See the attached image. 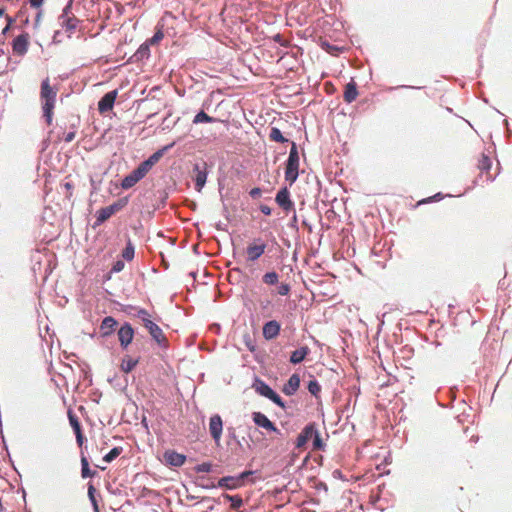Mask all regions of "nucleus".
I'll use <instances>...</instances> for the list:
<instances>
[{"label":"nucleus","mask_w":512,"mask_h":512,"mask_svg":"<svg viewBox=\"0 0 512 512\" xmlns=\"http://www.w3.org/2000/svg\"><path fill=\"white\" fill-rule=\"evenodd\" d=\"M57 91L50 86L49 78L42 80L40 97L42 101L43 117L48 125L52 123L53 109L55 107Z\"/></svg>","instance_id":"f257e3e1"},{"label":"nucleus","mask_w":512,"mask_h":512,"mask_svg":"<svg viewBox=\"0 0 512 512\" xmlns=\"http://www.w3.org/2000/svg\"><path fill=\"white\" fill-rule=\"evenodd\" d=\"M73 0H69L58 17L59 25L70 37L80 26L82 21L73 13Z\"/></svg>","instance_id":"f03ea898"},{"label":"nucleus","mask_w":512,"mask_h":512,"mask_svg":"<svg viewBox=\"0 0 512 512\" xmlns=\"http://www.w3.org/2000/svg\"><path fill=\"white\" fill-rule=\"evenodd\" d=\"M209 171L210 167L204 160L196 162L193 165L192 180L194 182V187L197 192H201L202 189L204 188L207 182Z\"/></svg>","instance_id":"7ed1b4c3"},{"label":"nucleus","mask_w":512,"mask_h":512,"mask_svg":"<svg viewBox=\"0 0 512 512\" xmlns=\"http://www.w3.org/2000/svg\"><path fill=\"white\" fill-rule=\"evenodd\" d=\"M266 249V244L262 241L261 238L255 239L252 243H250L246 247L247 261L255 262L257 261L264 253Z\"/></svg>","instance_id":"20e7f679"},{"label":"nucleus","mask_w":512,"mask_h":512,"mask_svg":"<svg viewBox=\"0 0 512 512\" xmlns=\"http://www.w3.org/2000/svg\"><path fill=\"white\" fill-rule=\"evenodd\" d=\"M275 202L286 213L294 210V202L291 200L290 191L286 186L279 189L275 196Z\"/></svg>","instance_id":"39448f33"},{"label":"nucleus","mask_w":512,"mask_h":512,"mask_svg":"<svg viewBox=\"0 0 512 512\" xmlns=\"http://www.w3.org/2000/svg\"><path fill=\"white\" fill-rule=\"evenodd\" d=\"M117 95L118 91L112 90L100 98L98 101V111L100 114H105L113 109Z\"/></svg>","instance_id":"423d86ee"},{"label":"nucleus","mask_w":512,"mask_h":512,"mask_svg":"<svg viewBox=\"0 0 512 512\" xmlns=\"http://www.w3.org/2000/svg\"><path fill=\"white\" fill-rule=\"evenodd\" d=\"M223 431V421L220 415L214 414L209 420V432L216 444H219Z\"/></svg>","instance_id":"0eeeda50"},{"label":"nucleus","mask_w":512,"mask_h":512,"mask_svg":"<svg viewBox=\"0 0 512 512\" xmlns=\"http://www.w3.org/2000/svg\"><path fill=\"white\" fill-rule=\"evenodd\" d=\"M29 48V34L24 32L14 38L12 42L13 53L18 56H24Z\"/></svg>","instance_id":"6e6552de"},{"label":"nucleus","mask_w":512,"mask_h":512,"mask_svg":"<svg viewBox=\"0 0 512 512\" xmlns=\"http://www.w3.org/2000/svg\"><path fill=\"white\" fill-rule=\"evenodd\" d=\"M118 340L120 342V346L123 349H127V347L132 343L134 337V329L130 323L125 322L118 330Z\"/></svg>","instance_id":"1a4fd4ad"},{"label":"nucleus","mask_w":512,"mask_h":512,"mask_svg":"<svg viewBox=\"0 0 512 512\" xmlns=\"http://www.w3.org/2000/svg\"><path fill=\"white\" fill-rule=\"evenodd\" d=\"M148 329L151 337L157 342L160 347H167L168 341L162 329L152 320L147 321L144 325Z\"/></svg>","instance_id":"9d476101"},{"label":"nucleus","mask_w":512,"mask_h":512,"mask_svg":"<svg viewBox=\"0 0 512 512\" xmlns=\"http://www.w3.org/2000/svg\"><path fill=\"white\" fill-rule=\"evenodd\" d=\"M164 461L166 465L171 467H181L186 462V455L178 453L175 450H167L164 452Z\"/></svg>","instance_id":"9b49d317"},{"label":"nucleus","mask_w":512,"mask_h":512,"mask_svg":"<svg viewBox=\"0 0 512 512\" xmlns=\"http://www.w3.org/2000/svg\"><path fill=\"white\" fill-rule=\"evenodd\" d=\"M314 425H315V422H310L304 426V428L302 429V431L299 433V435L296 438V441H295L296 448L301 449V448L305 447L307 442L309 440H311L312 433L314 432Z\"/></svg>","instance_id":"f8f14e48"},{"label":"nucleus","mask_w":512,"mask_h":512,"mask_svg":"<svg viewBox=\"0 0 512 512\" xmlns=\"http://www.w3.org/2000/svg\"><path fill=\"white\" fill-rule=\"evenodd\" d=\"M116 206H113L112 204L109 205V206H106V207H103L101 209H99L97 212H96V219H95V222L93 223L92 227L93 228H96L100 225H102L105 221H107L112 215H114L115 213H117L116 211Z\"/></svg>","instance_id":"ddd939ff"},{"label":"nucleus","mask_w":512,"mask_h":512,"mask_svg":"<svg viewBox=\"0 0 512 512\" xmlns=\"http://www.w3.org/2000/svg\"><path fill=\"white\" fill-rule=\"evenodd\" d=\"M252 419L255 425L267 431H277L276 425L262 412H254Z\"/></svg>","instance_id":"4468645a"},{"label":"nucleus","mask_w":512,"mask_h":512,"mask_svg":"<svg viewBox=\"0 0 512 512\" xmlns=\"http://www.w3.org/2000/svg\"><path fill=\"white\" fill-rule=\"evenodd\" d=\"M281 330V325L276 320H270L266 322L263 326V337L266 340H272L276 338Z\"/></svg>","instance_id":"2eb2a0df"},{"label":"nucleus","mask_w":512,"mask_h":512,"mask_svg":"<svg viewBox=\"0 0 512 512\" xmlns=\"http://www.w3.org/2000/svg\"><path fill=\"white\" fill-rule=\"evenodd\" d=\"M300 382V376L297 373L292 374L288 381L283 385L282 392L287 396L294 395L299 389Z\"/></svg>","instance_id":"dca6fc26"},{"label":"nucleus","mask_w":512,"mask_h":512,"mask_svg":"<svg viewBox=\"0 0 512 512\" xmlns=\"http://www.w3.org/2000/svg\"><path fill=\"white\" fill-rule=\"evenodd\" d=\"M150 57L149 43H142L136 52L130 57L129 62L138 63L147 60Z\"/></svg>","instance_id":"f3484780"},{"label":"nucleus","mask_w":512,"mask_h":512,"mask_svg":"<svg viewBox=\"0 0 512 512\" xmlns=\"http://www.w3.org/2000/svg\"><path fill=\"white\" fill-rule=\"evenodd\" d=\"M299 176V163L286 161L285 166V180L290 185L294 184Z\"/></svg>","instance_id":"a211bd4d"},{"label":"nucleus","mask_w":512,"mask_h":512,"mask_svg":"<svg viewBox=\"0 0 512 512\" xmlns=\"http://www.w3.org/2000/svg\"><path fill=\"white\" fill-rule=\"evenodd\" d=\"M252 388L261 396L268 398L273 389L259 377H255Z\"/></svg>","instance_id":"6ab92c4d"},{"label":"nucleus","mask_w":512,"mask_h":512,"mask_svg":"<svg viewBox=\"0 0 512 512\" xmlns=\"http://www.w3.org/2000/svg\"><path fill=\"white\" fill-rule=\"evenodd\" d=\"M117 326V321L112 316L105 317L100 325V331L102 337L111 335Z\"/></svg>","instance_id":"aec40b11"},{"label":"nucleus","mask_w":512,"mask_h":512,"mask_svg":"<svg viewBox=\"0 0 512 512\" xmlns=\"http://www.w3.org/2000/svg\"><path fill=\"white\" fill-rule=\"evenodd\" d=\"M310 353V349L308 346H301L300 348L294 350L290 355V363L296 365L300 364L304 361L306 356Z\"/></svg>","instance_id":"412c9836"},{"label":"nucleus","mask_w":512,"mask_h":512,"mask_svg":"<svg viewBox=\"0 0 512 512\" xmlns=\"http://www.w3.org/2000/svg\"><path fill=\"white\" fill-rule=\"evenodd\" d=\"M358 96V90L356 83L352 80L349 83L346 84L345 90H344V101L347 103H352L354 100H356Z\"/></svg>","instance_id":"4be33fe9"},{"label":"nucleus","mask_w":512,"mask_h":512,"mask_svg":"<svg viewBox=\"0 0 512 512\" xmlns=\"http://www.w3.org/2000/svg\"><path fill=\"white\" fill-rule=\"evenodd\" d=\"M218 488H225L228 490H235L239 488L238 479L235 476H224L218 480Z\"/></svg>","instance_id":"5701e85b"},{"label":"nucleus","mask_w":512,"mask_h":512,"mask_svg":"<svg viewBox=\"0 0 512 512\" xmlns=\"http://www.w3.org/2000/svg\"><path fill=\"white\" fill-rule=\"evenodd\" d=\"M220 120L214 117L209 116L207 113H205L203 110H200L193 118L192 123L193 124H202V123H215L219 122Z\"/></svg>","instance_id":"b1692460"},{"label":"nucleus","mask_w":512,"mask_h":512,"mask_svg":"<svg viewBox=\"0 0 512 512\" xmlns=\"http://www.w3.org/2000/svg\"><path fill=\"white\" fill-rule=\"evenodd\" d=\"M140 181V178L135 174V172L132 170L128 175H126L122 181H121V187L122 189H130L132 188L136 183Z\"/></svg>","instance_id":"393cba45"},{"label":"nucleus","mask_w":512,"mask_h":512,"mask_svg":"<svg viewBox=\"0 0 512 512\" xmlns=\"http://www.w3.org/2000/svg\"><path fill=\"white\" fill-rule=\"evenodd\" d=\"M96 475V471H93L89 467V462L87 457L81 453V476L82 478H91Z\"/></svg>","instance_id":"a878e982"},{"label":"nucleus","mask_w":512,"mask_h":512,"mask_svg":"<svg viewBox=\"0 0 512 512\" xmlns=\"http://www.w3.org/2000/svg\"><path fill=\"white\" fill-rule=\"evenodd\" d=\"M312 448L315 451H321L324 450L325 443L323 442L322 438L320 437V433L317 430V425H314V432L312 433Z\"/></svg>","instance_id":"bb28decb"},{"label":"nucleus","mask_w":512,"mask_h":512,"mask_svg":"<svg viewBox=\"0 0 512 512\" xmlns=\"http://www.w3.org/2000/svg\"><path fill=\"white\" fill-rule=\"evenodd\" d=\"M138 363L139 359H133L127 356L122 360L121 370L124 373H130L137 366Z\"/></svg>","instance_id":"cd10ccee"},{"label":"nucleus","mask_w":512,"mask_h":512,"mask_svg":"<svg viewBox=\"0 0 512 512\" xmlns=\"http://www.w3.org/2000/svg\"><path fill=\"white\" fill-rule=\"evenodd\" d=\"M269 138L271 141L277 142V143H286L289 140L285 138L281 132V130L277 127H272L270 129Z\"/></svg>","instance_id":"c85d7f7f"},{"label":"nucleus","mask_w":512,"mask_h":512,"mask_svg":"<svg viewBox=\"0 0 512 512\" xmlns=\"http://www.w3.org/2000/svg\"><path fill=\"white\" fill-rule=\"evenodd\" d=\"M262 281H263V283H265L266 285H269V286L276 285L279 282V275L275 271L266 272L262 276Z\"/></svg>","instance_id":"c756f323"},{"label":"nucleus","mask_w":512,"mask_h":512,"mask_svg":"<svg viewBox=\"0 0 512 512\" xmlns=\"http://www.w3.org/2000/svg\"><path fill=\"white\" fill-rule=\"evenodd\" d=\"M223 497L230 502L233 509H239L243 505V499L240 495L223 494Z\"/></svg>","instance_id":"7c9ffc66"},{"label":"nucleus","mask_w":512,"mask_h":512,"mask_svg":"<svg viewBox=\"0 0 512 512\" xmlns=\"http://www.w3.org/2000/svg\"><path fill=\"white\" fill-rule=\"evenodd\" d=\"M307 389L311 395L317 398L321 392V385L315 378H312L307 384Z\"/></svg>","instance_id":"2f4dec72"},{"label":"nucleus","mask_w":512,"mask_h":512,"mask_svg":"<svg viewBox=\"0 0 512 512\" xmlns=\"http://www.w3.org/2000/svg\"><path fill=\"white\" fill-rule=\"evenodd\" d=\"M134 255H135V247L132 244V242L129 240L127 242L125 248L122 251V257L126 261H131V260H133Z\"/></svg>","instance_id":"473e14b6"},{"label":"nucleus","mask_w":512,"mask_h":512,"mask_svg":"<svg viewBox=\"0 0 512 512\" xmlns=\"http://www.w3.org/2000/svg\"><path fill=\"white\" fill-rule=\"evenodd\" d=\"M96 489L95 487L92 485V484H89L88 485V497H89V500L92 504V507H93V511L94 512H100L99 510V505H98V501L96 499Z\"/></svg>","instance_id":"72a5a7b5"},{"label":"nucleus","mask_w":512,"mask_h":512,"mask_svg":"<svg viewBox=\"0 0 512 512\" xmlns=\"http://www.w3.org/2000/svg\"><path fill=\"white\" fill-rule=\"evenodd\" d=\"M123 451L122 447H114L107 454L104 455L103 461L111 463L114 461Z\"/></svg>","instance_id":"f704fd0d"},{"label":"nucleus","mask_w":512,"mask_h":512,"mask_svg":"<svg viewBox=\"0 0 512 512\" xmlns=\"http://www.w3.org/2000/svg\"><path fill=\"white\" fill-rule=\"evenodd\" d=\"M491 166H492L491 159L487 155L482 154V157H481V159L479 160V163H478V168L482 172H488L491 169Z\"/></svg>","instance_id":"c9c22d12"},{"label":"nucleus","mask_w":512,"mask_h":512,"mask_svg":"<svg viewBox=\"0 0 512 512\" xmlns=\"http://www.w3.org/2000/svg\"><path fill=\"white\" fill-rule=\"evenodd\" d=\"M68 418H69V423L73 429L74 432H78V431H81V424L78 420V417L73 414L71 411L68 412Z\"/></svg>","instance_id":"e433bc0d"},{"label":"nucleus","mask_w":512,"mask_h":512,"mask_svg":"<svg viewBox=\"0 0 512 512\" xmlns=\"http://www.w3.org/2000/svg\"><path fill=\"white\" fill-rule=\"evenodd\" d=\"M288 162H298L299 163V152L295 142L291 143V148L288 155Z\"/></svg>","instance_id":"4c0bfd02"},{"label":"nucleus","mask_w":512,"mask_h":512,"mask_svg":"<svg viewBox=\"0 0 512 512\" xmlns=\"http://www.w3.org/2000/svg\"><path fill=\"white\" fill-rule=\"evenodd\" d=\"M174 146V143H171L159 150H157L156 152H154L152 155L149 156L150 159L153 160V162L156 164L160 159L161 157L163 156L164 152L169 150L170 148H172Z\"/></svg>","instance_id":"58836bf2"},{"label":"nucleus","mask_w":512,"mask_h":512,"mask_svg":"<svg viewBox=\"0 0 512 512\" xmlns=\"http://www.w3.org/2000/svg\"><path fill=\"white\" fill-rule=\"evenodd\" d=\"M270 401H272L275 405L279 406L282 409L286 408L285 402L283 399L279 396V394L276 391H272L269 397L267 398Z\"/></svg>","instance_id":"ea45409f"},{"label":"nucleus","mask_w":512,"mask_h":512,"mask_svg":"<svg viewBox=\"0 0 512 512\" xmlns=\"http://www.w3.org/2000/svg\"><path fill=\"white\" fill-rule=\"evenodd\" d=\"M213 465L210 462H203L201 464H197L194 467L195 472L197 473H209L212 471Z\"/></svg>","instance_id":"a19ab883"},{"label":"nucleus","mask_w":512,"mask_h":512,"mask_svg":"<svg viewBox=\"0 0 512 512\" xmlns=\"http://www.w3.org/2000/svg\"><path fill=\"white\" fill-rule=\"evenodd\" d=\"M243 342L250 352H255L256 344L254 339L249 334H245L243 336Z\"/></svg>","instance_id":"79ce46f5"},{"label":"nucleus","mask_w":512,"mask_h":512,"mask_svg":"<svg viewBox=\"0 0 512 512\" xmlns=\"http://www.w3.org/2000/svg\"><path fill=\"white\" fill-rule=\"evenodd\" d=\"M164 37V33L162 30H158L154 33V35L147 39L145 42L146 43H149V46L151 45H154V44H157L158 42H160Z\"/></svg>","instance_id":"37998d69"},{"label":"nucleus","mask_w":512,"mask_h":512,"mask_svg":"<svg viewBox=\"0 0 512 512\" xmlns=\"http://www.w3.org/2000/svg\"><path fill=\"white\" fill-rule=\"evenodd\" d=\"M129 202V197L128 196H125V197H122V198H119L117 201H115L114 203H112L113 206H116V211H120L122 210Z\"/></svg>","instance_id":"c03bdc74"},{"label":"nucleus","mask_w":512,"mask_h":512,"mask_svg":"<svg viewBox=\"0 0 512 512\" xmlns=\"http://www.w3.org/2000/svg\"><path fill=\"white\" fill-rule=\"evenodd\" d=\"M253 474H254V471L248 470V471H243V472H241V473H240V474H238V475H235V477L238 479V484H239V486H240V487H241V486H243V484H244L245 480H246L249 476H251V475H253Z\"/></svg>","instance_id":"a18cd8bd"},{"label":"nucleus","mask_w":512,"mask_h":512,"mask_svg":"<svg viewBox=\"0 0 512 512\" xmlns=\"http://www.w3.org/2000/svg\"><path fill=\"white\" fill-rule=\"evenodd\" d=\"M125 263L123 260L118 259L116 260L110 270V273H119L124 269Z\"/></svg>","instance_id":"49530a36"},{"label":"nucleus","mask_w":512,"mask_h":512,"mask_svg":"<svg viewBox=\"0 0 512 512\" xmlns=\"http://www.w3.org/2000/svg\"><path fill=\"white\" fill-rule=\"evenodd\" d=\"M139 319L142 320L143 324L145 325L147 321H151L150 320V315L149 313L147 312V310L145 309H138L137 311V315H136Z\"/></svg>","instance_id":"de8ad7c7"},{"label":"nucleus","mask_w":512,"mask_h":512,"mask_svg":"<svg viewBox=\"0 0 512 512\" xmlns=\"http://www.w3.org/2000/svg\"><path fill=\"white\" fill-rule=\"evenodd\" d=\"M290 285L287 283H281L277 288V293L281 296H286L290 292Z\"/></svg>","instance_id":"09e8293b"},{"label":"nucleus","mask_w":512,"mask_h":512,"mask_svg":"<svg viewBox=\"0 0 512 512\" xmlns=\"http://www.w3.org/2000/svg\"><path fill=\"white\" fill-rule=\"evenodd\" d=\"M441 199H443V195H442V193L439 192V193H436L432 197H429L427 199H424V200L420 201L419 204H421V203H429V202H433V201H438V200H441Z\"/></svg>","instance_id":"8fccbe9b"},{"label":"nucleus","mask_w":512,"mask_h":512,"mask_svg":"<svg viewBox=\"0 0 512 512\" xmlns=\"http://www.w3.org/2000/svg\"><path fill=\"white\" fill-rule=\"evenodd\" d=\"M288 226L291 229H294L296 231L298 230V217L295 212H294L293 216L291 217Z\"/></svg>","instance_id":"3c124183"},{"label":"nucleus","mask_w":512,"mask_h":512,"mask_svg":"<svg viewBox=\"0 0 512 512\" xmlns=\"http://www.w3.org/2000/svg\"><path fill=\"white\" fill-rule=\"evenodd\" d=\"M262 194V190L259 187L252 188L249 192L251 198L256 199L260 197Z\"/></svg>","instance_id":"603ef678"},{"label":"nucleus","mask_w":512,"mask_h":512,"mask_svg":"<svg viewBox=\"0 0 512 512\" xmlns=\"http://www.w3.org/2000/svg\"><path fill=\"white\" fill-rule=\"evenodd\" d=\"M75 434V437H76V442L77 444L81 447L85 441V437L83 435V432L82 430L81 431H78V432H74Z\"/></svg>","instance_id":"864d4df0"},{"label":"nucleus","mask_w":512,"mask_h":512,"mask_svg":"<svg viewBox=\"0 0 512 512\" xmlns=\"http://www.w3.org/2000/svg\"><path fill=\"white\" fill-rule=\"evenodd\" d=\"M133 171L138 176V178H140V180H142L147 174V172L144 171L139 165Z\"/></svg>","instance_id":"5fc2aeb1"},{"label":"nucleus","mask_w":512,"mask_h":512,"mask_svg":"<svg viewBox=\"0 0 512 512\" xmlns=\"http://www.w3.org/2000/svg\"><path fill=\"white\" fill-rule=\"evenodd\" d=\"M133 171L138 176V178H140V180H142L147 174V172L144 171L139 165Z\"/></svg>","instance_id":"6e6d98bb"},{"label":"nucleus","mask_w":512,"mask_h":512,"mask_svg":"<svg viewBox=\"0 0 512 512\" xmlns=\"http://www.w3.org/2000/svg\"><path fill=\"white\" fill-rule=\"evenodd\" d=\"M259 209L266 216H270L272 213V209L268 205L262 204L260 205Z\"/></svg>","instance_id":"4d7b16f0"},{"label":"nucleus","mask_w":512,"mask_h":512,"mask_svg":"<svg viewBox=\"0 0 512 512\" xmlns=\"http://www.w3.org/2000/svg\"><path fill=\"white\" fill-rule=\"evenodd\" d=\"M45 0H29V4L32 8L39 9Z\"/></svg>","instance_id":"13d9d810"},{"label":"nucleus","mask_w":512,"mask_h":512,"mask_svg":"<svg viewBox=\"0 0 512 512\" xmlns=\"http://www.w3.org/2000/svg\"><path fill=\"white\" fill-rule=\"evenodd\" d=\"M75 135H76L75 131H70V132L66 133L64 136V141L66 143L72 142L75 138Z\"/></svg>","instance_id":"bf43d9fd"},{"label":"nucleus","mask_w":512,"mask_h":512,"mask_svg":"<svg viewBox=\"0 0 512 512\" xmlns=\"http://www.w3.org/2000/svg\"><path fill=\"white\" fill-rule=\"evenodd\" d=\"M200 487H202L203 489H214V488H217V484L213 483V482H208V483H201V484H198Z\"/></svg>","instance_id":"052dcab7"},{"label":"nucleus","mask_w":512,"mask_h":512,"mask_svg":"<svg viewBox=\"0 0 512 512\" xmlns=\"http://www.w3.org/2000/svg\"><path fill=\"white\" fill-rule=\"evenodd\" d=\"M324 45L326 46V50L328 52H330V53L333 52V51H338L339 50L338 47L333 46V45H331L329 43H324Z\"/></svg>","instance_id":"680f3d73"},{"label":"nucleus","mask_w":512,"mask_h":512,"mask_svg":"<svg viewBox=\"0 0 512 512\" xmlns=\"http://www.w3.org/2000/svg\"><path fill=\"white\" fill-rule=\"evenodd\" d=\"M140 167H142V169L144 171H146L147 173L151 170V168L149 167L148 163L144 161H142L140 164H139Z\"/></svg>","instance_id":"e2e57ef3"},{"label":"nucleus","mask_w":512,"mask_h":512,"mask_svg":"<svg viewBox=\"0 0 512 512\" xmlns=\"http://www.w3.org/2000/svg\"><path fill=\"white\" fill-rule=\"evenodd\" d=\"M5 19L7 21V25L6 26L12 27L13 23L15 22V19L13 17L9 16V15H6Z\"/></svg>","instance_id":"0e129e2a"},{"label":"nucleus","mask_w":512,"mask_h":512,"mask_svg":"<svg viewBox=\"0 0 512 512\" xmlns=\"http://www.w3.org/2000/svg\"><path fill=\"white\" fill-rule=\"evenodd\" d=\"M42 18V10H39L36 14V17H35V25H38V23L40 22Z\"/></svg>","instance_id":"69168bd1"},{"label":"nucleus","mask_w":512,"mask_h":512,"mask_svg":"<svg viewBox=\"0 0 512 512\" xmlns=\"http://www.w3.org/2000/svg\"><path fill=\"white\" fill-rule=\"evenodd\" d=\"M145 162L148 163L149 167L152 169V167L155 165V163L153 162L152 159H150L149 157L145 160Z\"/></svg>","instance_id":"338daca9"},{"label":"nucleus","mask_w":512,"mask_h":512,"mask_svg":"<svg viewBox=\"0 0 512 512\" xmlns=\"http://www.w3.org/2000/svg\"><path fill=\"white\" fill-rule=\"evenodd\" d=\"M10 29H11V27H9V26H5V27L3 28V30H2V34H3V35H6V34L9 32V30H10Z\"/></svg>","instance_id":"774afa93"}]
</instances>
